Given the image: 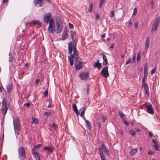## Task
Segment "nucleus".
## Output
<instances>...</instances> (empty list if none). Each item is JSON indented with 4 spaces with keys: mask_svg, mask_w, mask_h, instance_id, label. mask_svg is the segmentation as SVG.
<instances>
[{
    "mask_svg": "<svg viewBox=\"0 0 160 160\" xmlns=\"http://www.w3.org/2000/svg\"><path fill=\"white\" fill-rule=\"evenodd\" d=\"M2 108L1 109L2 113L3 114V119H4L5 115L7 113V110L9 108L8 102L6 100L5 98H3L2 102Z\"/></svg>",
    "mask_w": 160,
    "mask_h": 160,
    "instance_id": "f257e3e1",
    "label": "nucleus"
},
{
    "mask_svg": "<svg viewBox=\"0 0 160 160\" xmlns=\"http://www.w3.org/2000/svg\"><path fill=\"white\" fill-rule=\"evenodd\" d=\"M18 158L19 160H25L27 158L26 152L23 147L21 146L18 150Z\"/></svg>",
    "mask_w": 160,
    "mask_h": 160,
    "instance_id": "f03ea898",
    "label": "nucleus"
},
{
    "mask_svg": "<svg viewBox=\"0 0 160 160\" xmlns=\"http://www.w3.org/2000/svg\"><path fill=\"white\" fill-rule=\"evenodd\" d=\"M160 22V16L158 17L155 20L151 31V33L152 34L154 31H156Z\"/></svg>",
    "mask_w": 160,
    "mask_h": 160,
    "instance_id": "7ed1b4c3",
    "label": "nucleus"
},
{
    "mask_svg": "<svg viewBox=\"0 0 160 160\" xmlns=\"http://www.w3.org/2000/svg\"><path fill=\"white\" fill-rule=\"evenodd\" d=\"M48 31L51 33H53L55 30V26L54 20L51 19L49 22V26L48 28Z\"/></svg>",
    "mask_w": 160,
    "mask_h": 160,
    "instance_id": "20e7f679",
    "label": "nucleus"
},
{
    "mask_svg": "<svg viewBox=\"0 0 160 160\" xmlns=\"http://www.w3.org/2000/svg\"><path fill=\"white\" fill-rule=\"evenodd\" d=\"M76 52V44L73 46V54H70V56L68 57L69 61L70 62V64L72 66L73 64V59L75 58V53Z\"/></svg>",
    "mask_w": 160,
    "mask_h": 160,
    "instance_id": "39448f33",
    "label": "nucleus"
},
{
    "mask_svg": "<svg viewBox=\"0 0 160 160\" xmlns=\"http://www.w3.org/2000/svg\"><path fill=\"white\" fill-rule=\"evenodd\" d=\"M57 28L56 30V32L57 33L61 32L62 29L63 22L61 19H58L56 22Z\"/></svg>",
    "mask_w": 160,
    "mask_h": 160,
    "instance_id": "423d86ee",
    "label": "nucleus"
},
{
    "mask_svg": "<svg viewBox=\"0 0 160 160\" xmlns=\"http://www.w3.org/2000/svg\"><path fill=\"white\" fill-rule=\"evenodd\" d=\"M100 74L102 76L105 78H107L109 76V73L108 71V67L107 66H105L102 69Z\"/></svg>",
    "mask_w": 160,
    "mask_h": 160,
    "instance_id": "0eeeda50",
    "label": "nucleus"
},
{
    "mask_svg": "<svg viewBox=\"0 0 160 160\" xmlns=\"http://www.w3.org/2000/svg\"><path fill=\"white\" fill-rule=\"evenodd\" d=\"M82 80H86L89 77V74L88 72H80L79 75Z\"/></svg>",
    "mask_w": 160,
    "mask_h": 160,
    "instance_id": "6e6552de",
    "label": "nucleus"
},
{
    "mask_svg": "<svg viewBox=\"0 0 160 160\" xmlns=\"http://www.w3.org/2000/svg\"><path fill=\"white\" fill-rule=\"evenodd\" d=\"M74 66L76 70H79L83 68V64L80 60H75Z\"/></svg>",
    "mask_w": 160,
    "mask_h": 160,
    "instance_id": "1a4fd4ad",
    "label": "nucleus"
},
{
    "mask_svg": "<svg viewBox=\"0 0 160 160\" xmlns=\"http://www.w3.org/2000/svg\"><path fill=\"white\" fill-rule=\"evenodd\" d=\"M98 149L99 150V152H103V151L107 153V155H109V150L106 146L103 143H102V145L100 147H99Z\"/></svg>",
    "mask_w": 160,
    "mask_h": 160,
    "instance_id": "9d476101",
    "label": "nucleus"
},
{
    "mask_svg": "<svg viewBox=\"0 0 160 160\" xmlns=\"http://www.w3.org/2000/svg\"><path fill=\"white\" fill-rule=\"evenodd\" d=\"M13 124L14 129L21 128L18 118H17L16 119L13 120Z\"/></svg>",
    "mask_w": 160,
    "mask_h": 160,
    "instance_id": "9b49d317",
    "label": "nucleus"
},
{
    "mask_svg": "<svg viewBox=\"0 0 160 160\" xmlns=\"http://www.w3.org/2000/svg\"><path fill=\"white\" fill-rule=\"evenodd\" d=\"M142 87L143 88L145 92L146 97H148L149 96V89L148 85L147 83H142Z\"/></svg>",
    "mask_w": 160,
    "mask_h": 160,
    "instance_id": "f8f14e48",
    "label": "nucleus"
},
{
    "mask_svg": "<svg viewBox=\"0 0 160 160\" xmlns=\"http://www.w3.org/2000/svg\"><path fill=\"white\" fill-rule=\"evenodd\" d=\"M51 14L50 13H46L44 16V21L45 23H48L51 20L50 18H52Z\"/></svg>",
    "mask_w": 160,
    "mask_h": 160,
    "instance_id": "ddd939ff",
    "label": "nucleus"
},
{
    "mask_svg": "<svg viewBox=\"0 0 160 160\" xmlns=\"http://www.w3.org/2000/svg\"><path fill=\"white\" fill-rule=\"evenodd\" d=\"M147 112L151 114H153L154 113L152 105L151 104H149L146 106Z\"/></svg>",
    "mask_w": 160,
    "mask_h": 160,
    "instance_id": "4468645a",
    "label": "nucleus"
},
{
    "mask_svg": "<svg viewBox=\"0 0 160 160\" xmlns=\"http://www.w3.org/2000/svg\"><path fill=\"white\" fill-rule=\"evenodd\" d=\"M34 3L35 7L37 8L41 7L43 4L42 0H34Z\"/></svg>",
    "mask_w": 160,
    "mask_h": 160,
    "instance_id": "2eb2a0df",
    "label": "nucleus"
},
{
    "mask_svg": "<svg viewBox=\"0 0 160 160\" xmlns=\"http://www.w3.org/2000/svg\"><path fill=\"white\" fill-rule=\"evenodd\" d=\"M72 43L71 42H68V52L69 53V54H71L72 53Z\"/></svg>",
    "mask_w": 160,
    "mask_h": 160,
    "instance_id": "dca6fc26",
    "label": "nucleus"
},
{
    "mask_svg": "<svg viewBox=\"0 0 160 160\" xmlns=\"http://www.w3.org/2000/svg\"><path fill=\"white\" fill-rule=\"evenodd\" d=\"M31 23L33 25L37 24L38 26H41V23L38 20L34 19L31 21Z\"/></svg>",
    "mask_w": 160,
    "mask_h": 160,
    "instance_id": "f3484780",
    "label": "nucleus"
},
{
    "mask_svg": "<svg viewBox=\"0 0 160 160\" xmlns=\"http://www.w3.org/2000/svg\"><path fill=\"white\" fill-rule=\"evenodd\" d=\"M43 150L46 151H47L50 152H52L54 149V147H49L48 146H45L43 148Z\"/></svg>",
    "mask_w": 160,
    "mask_h": 160,
    "instance_id": "a211bd4d",
    "label": "nucleus"
},
{
    "mask_svg": "<svg viewBox=\"0 0 160 160\" xmlns=\"http://www.w3.org/2000/svg\"><path fill=\"white\" fill-rule=\"evenodd\" d=\"M12 83H8L6 86L7 92L8 93H10L12 89Z\"/></svg>",
    "mask_w": 160,
    "mask_h": 160,
    "instance_id": "6ab92c4d",
    "label": "nucleus"
},
{
    "mask_svg": "<svg viewBox=\"0 0 160 160\" xmlns=\"http://www.w3.org/2000/svg\"><path fill=\"white\" fill-rule=\"evenodd\" d=\"M70 34H71V38L73 42H74L75 41L76 38V34L73 31H71L70 32Z\"/></svg>",
    "mask_w": 160,
    "mask_h": 160,
    "instance_id": "aec40b11",
    "label": "nucleus"
},
{
    "mask_svg": "<svg viewBox=\"0 0 160 160\" xmlns=\"http://www.w3.org/2000/svg\"><path fill=\"white\" fill-rule=\"evenodd\" d=\"M102 56V58L103 59V65H106L108 63L107 59L106 56L104 54H101Z\"/></svg>",
    "mask_w": 160,
    "mask_h": 160,
    "instance_id": "412c9836",
    "label": "nucleus"
},
{
    "mask_svg": "<svg viewBox=\"0 0 160 160\" xmlns=\"http://www.w3.org/2000/svg\"><path fill=\"white\" fill-rule=\"evenodd\" d=\"M72 108L73 110L76 112V115H78L80 114V113L78 112V111L77 108V107L76 104H73Z\"/></svg>",
    "mask_w": 160,
    "mask_h": 160,
    "instance_id": "4be33fe9",
    "label": "nucleus"
},
{
    "mask_svg": "<svg viewBox=\"0 0 160 160\" xmlns=\"http://www.w3.org/2000/svg\"><path fill=\"white\" fill-rule=\"evenodd\" d=\"M150 42L149 38L148 37L146 39V45H145V49L147 50L149 48V44Z\"/></svg>",
    "mask_w": 160,
    "mask_h": 160,
    "instance_id": "5701e85b",
    "label": "nucleus"
},
{
    "mask_svg": "<svg viewBox=\"0 0 160 160\" xmlns=\"http://www.w3.org/2000/svg\"><path fill=\"white\" fill-rule=\"evenodd\" d=\"M85 122L86 123V127L89 130L91 129L92 128L91 123L88 120H85Z\"/></svg>",
    "mask_w": 160,
    "mask_h": 160,
    "instance_id": "b1692460",
    "label": "nucleus"
},
{
    "mask_svg": "<svg viewBox=\"0 0 160 160\" xmlns=\"http://www.w3.org/2000/svg\"><path fill=\"white\" fill-rule=\"evenodd\" d=\"M67 33L66 31H64L62 34V40H65L67 38Z\"/></svg>",
    "mask_w": 160,
    "mask_h": 160,
    "instance_id": "393cba45",
    "label": "nucleus"
},
{
    "mask_svg": "<svg viewBox=\"0 0 160 160\" xmlns=\"http://www.w3.org/2000/svg\"><path fill=\"white\" fill-rule=\"evenodd\" d=\"M148 66L147 64L145 63L144 65V75H148Z\"/></svg>",
    "mask_w": 160,
    "mask_h": 160,
    "instance_id": "a878e982",
    "label": "nucleus"
},
{
    "mask_svg": "<svg viewBox=\"0 0 160 160\" xmlns=\"http://www.w3.org/2000/svg\"><path fill=\"white\" fill-rule=\"evenodd\" d=\"M32 152L34 156L36 158V156H37L39 153V152H37L35 149H32Z\"/></svg>",
    "mask_w": 160,
    "mask_h": 160,
    "instance_id": "bb28decb",
    "label": "nucleus"
},
{
    "mask_svg": "<svg viewBox=\"0 0 160 160\" xmlns=\"http://www.w3.org/2000/svg\"><path fill=\"white\" fill-rule=\"evenodd\" d=\"M79 56L78 55V52L76 49V53H75V60H79Z\"/></svg>",
    "mask_w": 160,
    "mask_h": 160,
    "instance_id": "cd10ccee",
    "label": "nucleus"
},
{
    "mask_svg": "<svg viewBox=\"0 0 160 160\" xmlns=\"http://www.w3.org/2000/svg\"><path fill=\"white\" fill-rule=\"evenodd\" d=\"M137 149H134L129 152V155L131 156L133 155L137 152Z\"/></svg>",
    "mask_w": 160,
    "mask_h": 160,
    "instance_id": "c85d7f7f",
    "label": "nucleus"
},
{
    "mask_svg": "<svg viewBox=\"0 0 160 160\" xmlns=\"http://www.w3.org/2000/svg\"><path fill=\"white\" fill-rule=\"evenodd\" d=\"M99 153L100 156L102 160H106L105 157L104 155L103 152H99Z\"/></svg>",
    "mask_w": 160,
    "mask_h": 160,
    "instance_id": "c756f323",
    "label": "nucleus"
},
{
    "mask_svg": "<svg viewBox=\"0 0 160 160\" xmlns=\"http://www.w3.org/2000/svg\"><path fill=\"white\" fill-rule=\"evenodd\" d=\"M9 61L10 62H12L13 61V56L11 53H9Z\"/></svg>",
    "mask_w": 160,
    "mask_h": 160,
    "instance_id": "7c9ffc66",
    "label": "nucleus"
},
{
    "mask_svg": "<svg viewBox=\"0 0 160 160\" xmlns=\"http://www.w3.org/2000/svg\"><path fill=\"white\" fill-rule=\"evenodd\" d=\"M140 51H138V53L137 55V63H139L140 61Z\"/></svg>",
    "mask_w": 160,
    "mask_h": 160,
    "instance_id": "2f4dec72",
    "label": "nucleus"
},
{
    "mask_svg": "<svg viewBox=\"0 0 160 160\" xmlns=\"http://www.w3.org/2000/svg\"><path fill=\"white\" fill-rule=\"evenodd\" d=\"M93 5L92 3H90L89 6V8L88 10L89 12H92V9L93 8Z\"/></svg>",
    "mask_w": 160,
    "mask_h": 160,
    "instance_id": "473e14b6",
    "label": "nucleus"
},
{
    "mask_svg": "<svg viewBox=\"0 0 160 160\" xmlns=\"http://www.w3.org/2000/svg\"><path fill=\"white\" fill-rule=\"evenodd\" d=\"M32 122L34 123L38 124V119H36L32 117Z\"/></svg>",
    "mask_w": 160,
    "mask_h": 160,
    "instance_id": "72a5a7b5",
    "label": "nucleus"
},
{
    "mask_svg": "<svg viewBox=\"0 0 160 160\" xmlns=\"http://www.w3.org/2000/svg\"><path fill=\"white\" fill-rule=\"evenodd\" d=\"M21 128H15L14 129L16 134L17 135H19L20 133V130Z\"/></svg>",
    "mask_w": 160,
    "mask_h": 160,
    "instance_id": "f704fd0d",
    "label": "nucleus"
},
{
    "mask_svg": "<svg viewBox=\"0 0 160 160\" xmlns=\"http://www.w3.org/2000/svg\"><path fill=\"white\" fill-rule=\"evenodd\" d=\"M51 113L48 112H45L43 113V115L47 117L50 116L51 115Z\"/></svg>",
    "mask_w": 160,
    "mask_h": 160,
    "instance_id": "c9c22d12",
    "label": "nucleus"
},
{
    "mask_svg": "<svg viewBox=\"0 0 160 160\" xmlns=\"http://www.w3.org/2000/svg\"><path fill=\"white\" fill-rule=\"evenodd\" d=\"M105 2V0H100V4L99 6V8H102V5Z\"/></svg>",
    "mask_w": 160,
    "mask_h": 160,
    "instance_id": "e433bc0d",
    "label": "nucleus"
},
{
    "mask_svg": "<svg viewBox=\"0 0 160 160\" xmlns=\"http://www.w3.org/2000/svg\"><path fill=\"white\" fill-rule=\"evenodd\" d=\"M80 113H84L85 112V109L84 107H82L79 110Z\"/></svg>",
    "mask_w": 160,
    "mask_h": 160,
    "instance_id": "4c0bfd02",
    "label": "nucleus"
},
{
    "mask_svg": "<svg viewBox=\"0 0 160 160\" xmlns=\"http://www.w3.org/2000/svg\"><path fill=\"white\" fill-rule=\"evenodd\" d=\"M52 127L55 129H56L58 128V126L54 122L52 123Z\"/></svg>",
    "mask_w": 160,
    "mask_h": 160,
    "instance_id": "58836bf2",
    "label": "nucleus"
},
{
    "mask_svg": "<svg viewBox=\"0 0 160 160\" xmlns=\"http://www.w3.org/2000/svg\"><path fill=\"white\" fill-rule=\"evenodd\" d=\"M156 66L155 68L151 70V74H152L154 73L156 71Z\"/></svg>",
    "mask_w": 160,
    "mask_h": 160,
    "instance_id": "ea45409f",
    "label": "nucleus"
},
{
    "mask_svg": "<svg viewBox=\"0 0 160 160\" xmlns=\"http://www.w3.org/2000/svg\"><path fill=\"white\" fill-rule=\"evenodd\" d=\"M159 146L158 145H154L153 148H155V149L156 151H158L159 150L158 149Z\"/></svg>",
    "mask_w": 160,
    "mask_h": 160,
    "instance_id": "a19ab883",
    "label": "nucleus"
},
{
    "mask_svg": "<svg viewBox=\"0 0 160 160\" xmlns=\"http://www.w3.org/2000/svg\"><path fill=\"white\" fill-rule=\"evenodd\" d=\"M96 17L95 18V20L96 21H98L99 19L100 16L98 13H97L96 14Z\"/></svg>",
    "mask_w": 160,
    "mask_h": 160,
    "instance_id": "79ce46f5",
    "label": "nucleus"
},
{
    "mask_svg": "<svg viewBox=\"0 0 160 160\" xmlns=\"http://www.w3.org/2000/svg\"><path fill=\"white\" fill-rule=\"evenodd\" d=\"M90 86V84H88L87 85V94H88L89 93V92L90 90V88H89Z\"/></svg>",
    "mask_w": 160,
    "mask_h": 160,
    "instance_id": "37998d69",
    "label": "nucleus"
},
{
    "mask_svg": "<svg viewBox=\"0 0 160 160\" xmlns=\"http://www.w3.org/2000/svg\"><path fill=\"white\" fill-rule=\"evenodd\" d=\"M118 114L119 115V116L120 117L123 119V117H124V115L121 112L119 111L118 112Z\"/></svg>",
    "mask_w": 160,
    "mask_h": 160,
    "instance_id": "c03bdc74",
    "label": "nucleus"
},
{
    "mask_svg": "<svg viewBox=\"0 0 160 160\" xmlns=\"http://www.w3.org/2000/svg\"><path fill=\"white\" fill-rule=\"evenodd\" d=\"M135 132L133 130H131L130 131V134L133 136L135 134Z\"/></svg>",
    "mask_w": 160,
    "mask_h": 160,
    "instance_id": "a18cd8bd",
    "label": "nucleus"
},
{
    "mask_svg": "<svg viewBox=\"0 0 160 160\" xmlns=\"http://www.w3.org/2000/svg\"><path fill=\"white\" fill-rule=\"evenodd\" d=\"M147 76V75H144V76L142 78V83H145V81L146 80V77Z\"/></svg>",
    "mask_w": 160,
    "mask_h": 160,
    "instance_id": "49530a36",
    "label": "nucleus"
},
{
    "mask_svg": "<svg viewBox=\"0 0 160 160\" xmlns=\"http://www.w3.org/2000/svg\"><path fill=\"white\" fill-rule=\"evenodd\" d=\"M148 153L149 155L151 156L154 155V152L152 151H151L150 150L148 151Z\"/></svg>",
    "mask_w": 160,
    "mask_h": 160,
    "instance_id": "de8ad7c7",
    "label": "nucleus"
},
{
    "mask_svg": "<svg viewBox=\"0 0 160 160\" xmlns=\"http://www.w3.org/2000/svg\"><path fill=\"white\" fill-rule=\"evenodd\" d=\"M114 12L113 11H111V12L110 13V17H113L114 15Z\"/></svg>",
    "mask_w": 160,
    "mask_h": 160,
    "instance_id": "09e8293b",
    "label": "nucleus"
},
{
    "mask_svg": "<svg viewBox=\"0 0 160 160\" xmlns=\"http://www.w3.org/2000/svg\"><path fill=\"white\" fill-rule=\"evenodd\" d=\"M137 13V9L136 8H135L134 9L133 12V15H136Z\"/></svg>",
    "mask_w": 160,
    "mask_h": 160,
    "instance_id": "8fccbe9b",
    "label": "nucleus"
},
{
    "mask_svg": "<svg viewBox=\"0 0 160 160\" xmlns=\"http://www.w3.org/2000/svg\"><path fill=\"white\" fill-rule=\"evenodd\" d=\"M123 122L127 126H128L129 125L128 122L125 119L123 121Z\"/></svg>",
    "mask_w": 160,
    "mask_h": 160,
    "instance_id": "3c124183",
    "label": "nucleus"
},
{
    "mask_svg": "<svg viewBox=\"0 0 160 160\" xmlns=\"http://www.w3.org/2000/svg\"><path fill=\"white\" fill-rule=\"evenodd\" d=\"M138 22H136L134 23V26L136 28H137L138 27Z\"/></svg>",
    "mask_w": 160,
    "mask_h": 160,
    "instance_id": "603ef678",
    "label": "nucleus"
},
{
    "mask_svg": "<svg viewBox=\"0 0 160 160\" xmlns=\"http://www.w3.org/2000/svg\"><path fill=\"white\" fill-rule=\"evenodd\" d=\"M48 90H46L44 92L43 94L45 97H46L48 96Z\"/></svg>",
    "mask_w": 160,
    "mask_h": 160,
    "instance_id": "864d4df0",
    "label": "nucleus"
},
{
    "mask_svg": "<svg viewBox=\"0 0 160 160\" xmlns=\"http://www.w3.org/2000/svg\"><path fill=\"white\" fill-rule=\"evenodd\" d=\"M136 60V55L135 54L133 57L132 59V63H134L135 61Z\"/></svg>",
    "mask_w": 160,
    "mask_h": 160,
    "instance_id": "5fc2aeb1",
    "label": "nucleus"
},
{
    "mask_svg": "<svg viewBox=\"0 0 160 160\" xmlns=\"http://www.w3.org/2000/svg\"><path fill=\"white\" fill-rule=\"evenodd\" d=\"M41 144H39L37 145H35L34 146V148H39L41 146Z\"/></svg>",
    "mask_w": 160,
    "mask_h": 160,
    "instance_id": "6e6d98bb",
    "label": "nucleus"
},
{
    "mask_svg": "<svg viewBox=\"0 0 160 160\" xmlns=\"http://www.w3.org/2000/svg\"><path fill=\"white\" fill-rule=\"evenodd\" d=\"M102 66V63H99L98 64V69H100L101 68Z\"/></svg>",
    "mask_w": 160,
    "mask_h": 160,
    "instance_id": "4d7b16f0",
    "label": "nucleus"
},
{
    "mask_svg": "<svg viewBox=\"0 0 160 160\" xmlns=\"http://www.w3.org/2000/svg\"><path fill=\"white\" fill-rule=\"evenodd\" d=\"M24 106H26L27 108H29L30 106V104L29 103H25L24 104Z\"/></svg>",
    "mask_w": 160,
    "mask_h": 160,
    "instance_id": "13d9d810",
    "label": "nucleus"
},
{
    "mask_svg": "<svg viewBox=\"0 0 160 160\" xmlns=\"http://www.w3.org/2000/svg\"><path fill=\"white\" fill-rule=\"evenodd\" d=\"M131 61V58H129L127 61L125 63V65H128L129 63Z\"/></svg>",
    "mask_w": 160,
    "mask_h": 160,
    "instance_id": "bf43d9fd",
    "label": "nucleus"
},
{
    "mask_svg": "<svg viewBox=\"0 0 160 160\" xmlns=\"http://www.w3.org/2000/svg\"><path fill=\"white\" fill-rule=\"evenodd\" d=\"M69 28H73L74 27H73V25L70 23H69Z\"/></svg>",
    "mask_w": 160,
    "mask_h": 160,
    "instance_id": "052dcab7",
    "label": "nucleus"
},
{
    "mask_svg": "<svg viewBox=\"0 0 160 160\" xmlns=\"http://www.w3.org/2000/svg\"><path fill=\"white\" fill-rule=\"evenodd\" d=\"M152 142H153V143L154 145L157 144V142L155 140L153 139L152 140Z\"/></svg>",
    "mask_w": 160,
    "mask_h": 160,
    "instance_id": "680f3d73",
    "label": "nucleus"
},
{
    "mask_svg": "<svg viewBox=\"0 0 160 160\" xmlns=\"http://www.w3.org/2000/svg\"><path fill=\"white\" fill-rule=\"evenodd\" d=\"M98 125L99 129H100L101 126V123L99 122H98Z\"/></svg>",
    "mask_w": 160,
    "mask_h": 160,
    "instance_id": "e2e57ef3",
    "label": "nucleus"
},
{
    "mask_svg": "<svg viewBox=\"0 0 160 160\" xmlns=\"http://www.w3.org/2000/svg\"><path fill=\"white\" fill-rule=\"evenodd\" d=\"M98 63H95L94 65H93V67L94 68H97L98 67Z\"/></svg>",
    "mask_w": 160,
    "mask_h": 160,
    "instance_id": "0e129e2a",
    "label": "nucleus"
},
{
    "mask_svg": "<svg viewBox=\"0 0 160 160\" xmlns=\"http://www.w3.org/2000/svg\"><path fill=\"white\" fill-rule=\"evenodd\" d=\"M40 80V79H37L36 80V82H35V83L36 84H37L38 83V82H39Z\"/></svg>",
    "mask_w": 160,
    "mask_h": 160,
    "instance_id": "69168bd1",
    "label": "nucleus"
},
{
    "mask_svg": "<svg viewBox=\"0 0 160 160\" xmlns=\"http://www.w3.org/2000/svg\"><path fill=\"white\" fill-rule=\"evenodd\" d=\"M2 90H4V88L3 87H0V92H2Z\"/></svg>",
    "mask_w": 160,
    "mask_h": 160,
    "instance_id": "338daca9",
    "label": "nucleus"
},
{
    "mask_svg": "<svg viewBox=\"0 0 160 160\" xmlns=\"http://www.w3.org/2000/svg\"><path fill=\"white\" fill-rule=\"evenodd\" d=\"M154 1H152L151 2L150 4L152 5V7H153V6Z\"/></svg>",
    "mask_w": 160,
    "mask_h": 160,
    "instance_id": "774afa93",
    "label": "nucleus"
}]
</instances>
